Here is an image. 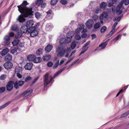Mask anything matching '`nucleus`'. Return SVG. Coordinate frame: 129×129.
Wrapping results in <instances>:
<instances>
[{
	"mask_svg": "<svg viewBox=\"0 0 129 129\" xmlns=\"http://www.w3.org/2000/svg\"><path fill=\"white\" fill-rule=\"evenodd\" d=\"M28 4L26 1H24L21 5L17 6L18 11L20 13L23 14V16L25 17H30L33 15V7H27L26 6Z\"/></svg>",
	"mask_w": 129,
	"mask_h": 129,
	"instance_id": "1",
	"label": "nucleus"
},
{
	"mask_svg": "<svg viewBox=\"0 0 129 129\" xmlns=\"http://www.w3.org/2000/svg\"><path fill=\"white\" fill-rule=\"evenodd\" d=\"M71 51V50L70 47L68 48L65 49L64 50H61L58 52L57 54V56H60L63 55L65 53H66L67 54L65 55L66 57H67L69 55V54Z\"/></svg>",
	"mask_w": 129,
	"mask_h": 129,
	"instance_id": "2",
	"label": "nucleus"
},
{
	"mask_svg": "<svg viewBox=\"0 0 129 129\" xmlns=\"http://www.w3.org/2000/svg\"><path fill=\"white\" fill-rule=\"evenodd\" d=\"M53 78L51 76H49L48 73H46L44 76V85H47L52 80Z\"/></svg>",
	"mask_w": 129,
	"mask_h": 129,
	"instance_id": "3",
	"label": "nucleus"
},
{
	"mask_svg": "<svg viewBox=\"0 0 129 129\" xmlns=\"http://www.w3.org/2000/svg\"><path fill=\"white\" fill-rule=\"evenodd\" d=\"M33 91V90L31 89L27 90L22 93L20 96H23L24 98H26Z\"/></svg>",
	"mask_w": 129,
	"mask_h": 129,
	"instance_id": "4",
	"label": "nucleus"
},
{
	"mask_svg": "<svg viewBox=\"0 0 129 129\" xmlns=\"http://www.w3.org/2000/svg\"><path fill=\"white\" fill-rule=\"evenodd\" d=\"M14 82L13 81H10L9 82L6 86L7 90L8 91L11 90L13 88V85L14 84Z\"/></svg>",
	"mask_w": 129,
	"mask_h": 129,
	"instance_id": "5",
	"label": "nucleus"
},
{
	"mask_svg": "<svg viewBox=\"0 0 129 129\" xmlns=\"http://www.w3.org/2000/svg\"><path fill=\"white\" fill-rule=\"evenodd\" d=\"M122 1H121L117 7L116 12L118 14H120L122 13V11L121 10H120V9L122 6Z\"/></svg>",
	"mask_w": 129,
	"mask_h": 129,
	"instance_id": "6",
	"label": "nucleus"
},
{
	"mask_svg": "<svg viewBox=\"0 0 129 129\" xmlns=\"http://www.w3.org/2000/svg\"><path fill=\"white\" fill-rule=\"evenodd\" d=\"M107 43L106 42H104L100 44L98 47H97L95 49V50H101L105 48L106 46L107 45Z\"/></svg>",
	"mask_w": 129,
	"mask_h": 129,
	"instance_id": "7",
	"label": "nucleus"
},
{
	"mask_svg": "<svg viewBox=\"0 0 129 129\" xmlns=\"http://www.w3.org/2000/svg\"><path fill=\"white\" fill-rule=\"evenodd\" d=\"M4 66L5 68L9 69L12 67L13 65L12 63L11 62H7L4 64Z\"/></svg>",
	"mask_w": 129,
	"mask_h": 129,
	"instance_id": "8",
	"label": "nucleus"
},
{
	"mask_svg": "<svg viewBox=\"0 0 129 129\" xmlns=\"http://www.w3.org/2000/svg\"><path fill=\"white\" fill-rule=\"evenodd\" d=\"M75 34V33L73 31H71L69 32L67 34L66 37L67 38L68 40H70L71 41V39Z\"/></svg>",
	"mask_w": 129,
	"mask_h": 129,
	"instance_id": "9",
	"label": "nucleus"
},
{
	"mask_svg": "<svg viewBox=\"0 0 129 129\" xmlns=\"http://www.w3.org/2000/svg\"><path fill=\"white\" fill-rule=\"evenodd\" d=\"M93 23V20L89 19L85 23V25L86 26L90 28L92 27Z\"/></svg>",
	"mask_w": 129,
	"mask_h": 129,
	"instance_id": "10",
	"label": "nucleus"
},
{
	"mask_svg": "<svg viewBox=\"0 0 129 129\" xmlns=\"http://www.w3.org/2000/svg\"><path fill=\"white\" fill-rule=\"evenodd\" d=\"M60 44H63L65 43H68L71 42V40H67L65 38H60L59 40Z\"/></svg>",
	"mask_w": 129,
	"mask_h": 129,
	"instance_id": "11",
	"label": "nucleus"
},
{
	"mask_svg": "<svg viewBox=\"0 0 129 129\" xmlns=\"http://www.w3.org/2000/svg\"><path fill=\"white\" fill-rule=\"evenodd\" d=\"M33 66V64L31 62L27 63L24 66V68L26 70H30Z\"/></svg>",
	"mask_w": 129,
	"mask_h": 129,
	"instance_id": "12",
	"label": "nucleus"
},
{
	"mask_svg": "<svg viewBox=\"0 0 129 129\" xmlns=\"http://www.w3.org/2000/svg\"><path fill=\"white\" fill-rule=\"evenodd\" d=\"M53 47L52 45L49 44L45 48V50L46 53H48L52 50Z\"/></svg>",
	"mask_w": 129,
	"mask_h": 129,
	"instance_id": "13",
	"label": "nucleus"
},
{
	"mask_svg": "<svg viewBox=\"0 0 129 129\" xmlns=\"http://www.w3.org/2000/svg\"><path fill=\"white\" fill-rule=\"evenodd\" d=\"M17 20L20 22L23 23L25 22V19L23 15L20 14L17 18Z\"/></svg>",
	"mask_w": 129,
	"mask_h": 129,
	"instance_id": "14",
	"label": "nucleus"
},
{
	"mask_svg": "<svg viewBox=\"0 0 129 129\" xmlns=\"http://www.w3.org/2000/svg\"><path fill=\"white\" fill-rule=\"evenodd\" d=\"M28 27L26 25L22 26L20 29V31L22 34H24L27 31Z\"/></svg>",
	"mask_w": 129,
	"mask_h": 129,
	"instance_id": "15",
	"label": "nucleus"
},
{
	"mask_svg": "<svg viewBox=\"0 0 129 129\" xmlns=\"http://www.w3.org/2000/svg\"><path fill=\"white\" fill-rule=\"evenodd\" d=\"M51 56L48 54H46L44 55L42 57L43 60L45 61H48L50 59Z\"/></svg>",
	"mask_w": 129,
	"mask_h": 129,
	"instance_id": "16",
	"label": "nucleus"
},
{
	"mask_svg": "<svg viewBox=\"0 0 129 129\" xmlns=\"http://www.w3.org/2000/svg\"><path fill=\"white\" fill-rule=\"evenodd\" d=\"M53 27L52 24L51 23L47 24L46 25L45 29L46 31H49L51 30Z\"/></svg>",
	"mask_w": 129,
	"mask_h": 129,
	"instance_id": "17",
	"label": "nucleus"
},
{
	"mask_svg": "<svg viewBox=\"0 0 129 129\" xmlns=\"http://www.w3.org/2000/svg\"><path fill=\"white\" fill-rule=\"evenodd\" d=\"M42 60V58L40 57H35L34 60V62L35 63H38L41 62Z\"/></svg>",
	"mask_w": 129,
	"mask_h": 129,
	"instance_id": "18",
	"label": "nucleus"
},
{
	"mask_svg": "<svg viewBox=\"0 0 129 129\" xmlns=\"http://www.w3.org/2000/svg\"><path fill=\"white\" fill-rule=\"evenodd\" d=\"M35 57V56L34 55H28L27 57V60L29 61H34V60Z\"/></svg>",
	"mask_w": 129,
	"mask_h": 129,
	"instance_id": "19",
	"label": "nucleus"
},
{
	"mask_svg": "<svg viewBox=\"0 0 129 129\" xmlns=\"http://www.w3.org/2000/svg\"><path fill=\"white\" fill-rule=\"evenodd\" d=\"M26 25L27 27H31L33 26L34 24V21L32 20H29L27 21L26 22Z\"/></svg>",
	"mask_w": 129,
	"mask_h": 129,
	"instance_id": "20",
	"label": "nucleus"
},
{
	"mask_svg": "<svg viewBox=\"0 0 129 129\" xmlns=\"http://www.w3.org/2000/svg\"><path fill=\"white\" fill-rule=\"evenodd\" d=\"M108 16L107 13L106 12H104L103 14L100 16V20H103L104 18H106Z\"/></svg>",
	"mask_w": 129,
	"mask_h": 129,
	"instance_id": "21",
	"label": "nucleus"
},
{
	"mask_svg": "<svg viewBox=\"0 0 129 129\" xmlns=\"http://www.w3.org/2000/svg\"><path fill=\"white\" fill-rule=\"evenodd\" d=\"M9 51V50L8 48H6L2 50L1 53V55L3 56H4Z\"/></svg>",
	"mask_w": 129,
	"mask_h": 129,
	"instance_id": "22",
	"label": "nucleus"
},
{
	"mask_svg": "<svg viewBox=\"0 0 129 129\" xmlns=\"http://www.w3.org/2000/svg\"><path fill=\"white\" fill-rule=\"evenodd\" d=\"M12 55L8 54L5 57L4 59L6 61H11L12 59Z\"/></svg>",
	"mask_w": 129,
	"mask_h": 129,
	"instance_id": "23",
	"label": "nucleus"
},
{
	"mask_svg": "<svg viewBox=\"0 0 129 129\" xmlns=\"http://www.w3.org/2000/svg\"><path fill=\"white\" fill-rule=\"evenodd\" d=\"M43 52V48H40L37 49L36 51V53L37 55L39 56L42 54Z\"/></svg>",
	"mask_w": 129,
	"mask_h": 129,
	"instance_id": "24",
	"label": "nucleus"
},
{
	"mask_svg": "<svg viewBox=\"0 0 129 129\" xmlns=\"http://www.w3.org/2000/svg\"><path fill=\"white\" fill-rule=\"evenodd\" d=\"M19 42V40L18 39H15L12 42V44L13 46H16L18 44Z\"/></svg>",
	"mask_w": 129,
	"mask_h": 129,
	"instance_id": "25",
	"label": "nucleus"
},
{
	"mask_svg": "<svg viewBox=\"0 0 129 129\" xmlns=\"http://www.w3.org/2000/svg\"><path fill=\"white\" fill-rule=\"evenodd\" d=\"M36 29V28L34 26H31L28 29L27 31L30 34L31 32L33 31L34 30Z\"/></svg>",
	"mask_w": 129,
	"mask_h": 129,
	"instance_id": "26",
	"label": "nucleus"
},
{
	"mask_svg": "<svg viewBox=\"0 0 129 129\" xmlns=\"http://www.w3.org/2000/svg\"><path fill=\"white\" fill-rule=\"evenodd\" d=\"M38 34V31L36 29L33 31L31 32V33L30 34V35L31 37H34L36 36Z\"/></svg>",
	"mask_w": 129,
	"mask_h": 129,
	"instance_id": "27",
	"label": "nucleus"
},
{
	"mask_svg": "<svg viewBox=\"0 0 129 129\" xmlns=\"http://www.w3.org/2000/svg\"><path fill=\"white\" fill-rule=\"evenodd\" d=\"M88 47H86L83 46L82 48V51L81 52L80 54L79 55H80L84 53L88 50Z\"/></svg>",
	"mask_w": 129,
	"mask_h": 129,
	"instance_id": "28",
	"label": "nucleus"
},
{
	"mask_svg": "<svg viewBox=\"0 0 129 129\" xmlns=\"http://www.w3.org/2000/svg\"><path fill=\"white\" fill-rule=\"evenodd\" d=\"M107 6V3L105 2H102L100 5V7L101 8L105 9L106 8Z\"/></svg>",
	"mask_w": 129,
	"mask_h": 129,
	"instance_id": "29",
	"label": "nucleus"
},
{
	"mask_svg": "<svg viewBox=\"0 0 129 129\" xmlns=\"http://www.w3.org/2000/svg\"><path fill=\"white\" fill-rule=\"evenodd\" d=\"M94 12L95 13H98L101 12V10L100 8L99 7H97L94 9Z\"/></svg>",
	"mask_w": 129,
	"mask_h": 129,
	"instance_id": "30",
	"label": "nucleus"
},
{
	"mask_svg": "<svg viewBox=\"0 0 129 129\" xmlns=\"http://www.w3.org/2000/svg\"><path fill=\"white\" fill-rule=\"evenodd\" d=\"M10 102H11L10 101H9L3 105L0 106V110L2 109L5 108V107L7 106L10 103Z\"/></svg>",
	"mask_w": 129,
	"mask_h": 129,
	"instance_id": "31",
	"label": "nucleus"
},
{
	"mask_svg": "<svg viewBox=\"0 0 129 129\" xmlns=\"http://www.w3.org/2000/svg\"><path fill=\"white\" fill-rule=\"evenodd\" d=\"M22 70V68L18 66L16 67L15 69V72L16 73H18V72H20Z\"/></svg>",
	"mask_w": 129,
	"mask_h": 129,
	"instance_id": "32",
	"label": "nucleus"
},
{
	"mask_svg": "<svg viewBox=\"0 0 129 129\" xmlns=\"http://www.w3.org/2000/svg\"><path fill=\"white\" fill-rule=\"evenodd\" d=\"M58 0H51L50 3L51 5L52 6H54L55 5L57 2Z\"/></svg>",
	"mask_w": 129,
	"mask_h": 129,
	"instance_id": "33",
	"label": "nucleus"
},
{
	"mask_svg": "<svg viewBox=\"0 0 129 129\" xmlns=\"http://www.w3.org/2000/svg\"><path fill=\"white\" fill-rule=\"evenodd\" d=\"M12 30L14 31H16L18 30V28L17 25L14 24L11 27Z\"/></svg>",
	"mask_w": 129,
	"mask_h": 129,
	"instance_id": "34",
	"label": "nucleus"
},
{
	"mask_svg": "<svg viewBox=\"0 0 129 129\" xmlns=\"http://www.w3.org/2000/svg\"><path fill=\"white\" fill-rule=\"evenodd\" d=\"M36 17L38 19L40 18L41 16V14L39 12H36L35 14Z\"/></svg>",
	"mask_w": 129,
	"mask_h": 129,
	"instance_id": "35",
	"label": "nucleus"
},
{
	"mask_svg": "<svg viewBox=\"0 0 129 129\" xmlns=\"http://www.w3.org/2000/svg\"><path fill=\"white\" fill-rule=\"evenodd\" d=\"M22 33L21 32L17 33L15 35V37L16 38H19L22 36Z\"/></svg>",
	"mask_w": 129,
	"mask_h": 129,
	"instance_id": "36",
	"label": "nucleus"
},
{
	"mask_svg": "<svg viewBox=\"0 0 129 129\" xmlns=\"http://www.w3.org/2000/svg\"><path fill=\"white\" fill-rule=\"evenodd\" d=\"M100 22H98L95 24L94 28L95 29H97L100 27Z\"/></svg>",
	"mask_w": 129,
	"mask_h": 129,
	"instance_id": "37",
	"label": "nucleus"
},
{
	"mask_svg": "<svg viewBox=\"0 0 129 129\" xmlns=\"http://www.w3.org/2000/svg\"><path fill=\"white\" fill-rule=\"evenodd\" d=\"M106 29V27L105 26H104L101 29L100 31L101 33H103L105 31Z\"/></svg>",
	"mask_w": 129,
	"mask_h": 129,
	"instance_id": "38",
	"label": "nucleus"
},
{
	"mask_svg": "<svg viewBox=\"0 0 129 129\" xmlns=\"http://www.w3.org/2000/svg\"><path fill=\"white\" fill-rule=\"evenodd\" d=\"M121 1H122V5L123 3L125 5H127L129 4V0H122Z\"/></svg>",
	"mask_w": 129,
	"mask_h": 129,
	"instance_id": "39",
	"label": "nucleus"
},
{
	"mask_svg": "<svg viewBox=\"0 0 129 129\" xmlns=\"http://www.w3.org/2000/svg\"><path fill=\"white\" fill-rule=\"evenodd\" d=\"M76 46V43L75 41L73 42L71 44V48L72 49H74Z\"/></svg>",
	"mask_w": 129,
	"mask_h": 129,
	"instance_id": "40",
	"label": "nucleus"
},
{
	"mask_svg": "<svg viewBox=\"0 0 129 129\" xmlns=\"http://www.w3.org/2000/svg\"><path fill=\"white\" fill-rule=\"evenodd\" d=\"M14 87L16 89H18L19 87V85L18 83L17 82H15V83H14Z\"/></svg>",
	"mask_w": 129,
	"mask_h": 129,
	"instance_id": "41",
	"label": "nucleus"
},
{
	"mask_svg": "<svg viewBox=\"0 0 129 129\" xmlns=\"http://www.w3.org/2000/svg\"><path fill=\"white\" fill-rule=\"evenodd\" d=\"M59 60L57 61L55 63L53 67V69H55L58 66L59 64Z\"/></svg>",
	"mask_w": 129,
	"mask_h": 129,
	"instance_id": "42",
	"label": "nucleus"
},
{
	"mask_svg": "<svg viewBox=\"0 0 129 129\" xmlns=\"http://www.w3.org/2000/svg\"><path fill=\"white\" fill-rule=\"evenodd\" d=\"M121 19H120V18L119 17V16H115L113 19V20L114 22H115L116 21H119Z\"/></svg>",
	"mask_w": 129,
	"mask_h": 129,
	"instance_id": "43",
	"label": "nucleus"
},
{
	"mask_svg": "<svg viewBox=\"0 0 129 129\" xmlns=\"http://www.w3.org/2000/svg\"><path fill=\"white\" fill-rule=\"evenodd\" d=\"M121 36V35L120 34H119L114 39H113L112 40V41H114L115 42L116 41L118 40L119 39V37Z\"/></svg>",
	"mask_w": 129,
	"mask_h": 129,
	"instance_id": "44",
	"label": "nucleus"
},
{
	"mask_svg": "<svg viewBox=\"0 0 129 129\" xmlns=\"http://www.w3.org/2000/svg\"><path fill=\"white\" fill-rule=\"evenodd\" d=\"M43 1V0H38L36 2V4L39 6Z\"/></svg>",
	"mask_w": 129,
	"mask_h": 129,
	"instance_id": "45",
	"label": "nucleus"
},
{
	"mask_svg": "<svg viewBox=\"0 0 129 129\" xmlns=\"http://www.w3.org/2000/svg\"><path fill=\"white\" fill-rule=\"evenodd\" d=\"M60 2L62 4L65 5L67 3L68 1L67 0H61Z\"/></svg>",
	"mask_w": 129,
	"mask_h": 129,
	"instance_id": "46",
	"label": "nucleus"
},
{
	"mask_svg": "<svg viewBox=\"0 0 129 129\" xmlns=\"http://www.w3.org/2000/svg\"><path fill=\"white\" fill-rule=\"evenodd\" d=\"M18 85L20 86H22L24 83V82L23 81H19L18 82Z\"/></svg>",
	"mask_w": 129,
	"mask_h": 129,
	"instance_id": "47",
	"label": "nucleus"
},
{
	"mask_svg": "<svg viewBox=\"0 0 129 129\" xmlns=\"http://www.w3.org/2000/svg\"><path fill=\"white\" fill-rule=\"evenodd\" d=\"M53 64V63L51 61H49L48 62L47 64V66L49 67H51Z\"/></svg>",
	"mask_w": 129,
	"mask_h": 129,
	"instance_id": "48",
	"label": "nucleus"
},
{
	"mask_svg": "<svg viewBox=\"0 0 129 129\" xmlns=\"http://www.w3.org/2000/svg\"><path fill=\"white\" fill-rule=\"evenodd\" d=\"M75 37V39L77 40H79L81 38V36L79 35H76Z\"/></svg>",
	"mask_w": 129,
	"mask_h": 129,
	"instance_id": "49",
	"label": "nucleus"
},
{
	"mask_svg": "<svg viewBox=\"0 0 129 129\" xmlns=\"http://www.w3.org/2000/svg\"><path fill=\"white\" fill-rule=\"evenodd\" d=\"M31 79V78L29 76L27 77L25 79V81L27 82Z\"/></svg>",
	"mask_w": 129,
	"mask_h": 129,
	"instance_id": "50",
	"label": "nucleus"
},
{
	"mask_svg": "<svg viewBox=\"0 0 129 129\" xmlns=\"http://www.w3.org/2000/svg\"><path fill=\"white\" fill-rule=\"evenodd\" d=\"M5 87H0V93L3 92L5 90Z\"/></svg>",
	"mask_w": 129,
	"mask_h": 129,
	"instance_id": "51",
	"label": "nucleus"
},
{
	"mask_svg": "<svg viewBox=\"0 0 129 129\" xmlns=\"http://www.w3.org/2000/svg\"><path fill=\"white\" fill-rule=\"evenodd\" d=\"M60 73V72L58 71L53 76H51L52 78H53V79H54L56 77L58 76Z\"/></svg>",
	"mask_w": 129,
	"mask_h": 129,
	"instance_id": "52",
	"label": "nucleus"
},
{
	"mask_svg": "<svg viewBox=\"0 0 129 129\" xmlns=\"http://www.w3.org/2000/svg\"><path fill=\"white\" fill-rule=\"evenodd\" d=\"M60 73V72L58 71L53 76H51L52 78H53V79H54L56 77L58 76Z\"/></svg>",
	"mask_w": 129,
	"mask_h": 129,
	"instance_id": "53",
	"label": "nucleus"
},
{
	"mask_svg": "<svg viewBox=\"0 0 129 129\" xmlns=\"http://www.w3.org/2000/svg\"><path fill=\"white\" fill-rule=\"evenodd\" d=\"M39 78V77H36L32 82V85L34 84Z\"/></svg>",
	"mask_w": 129,
	"mask_h": 129,
	"instance_id": "54",
	"label": "nucleus"
},
{
	"mask_svg": "<svg viewBox=\"0 0 129 129\" xmlns=\"http://www.w3.org/2000/svg\"><path fill=\"white\" fill-rule=\"evenodd\" d=\"M17 49L16 48H14V49H12L11 51V53L14 54L17 52Z\"/></svg>",
	"mask_w": 129,
	"mask_h": 129,
	"instance_id": "55",
	"label": "nucleus"
},
{
	"mask_svg": "<svg viewBox=\"0 0 129 129\" xmlns=\"http://www.w3.org/2000/svg\"><path fill=\"white\" fill-rule=\"evenodd\" d=\"M10 37L8 35L6 36L4 38L5 40H10Z\"/></svg>",
	"mask_w": 129,
	"mask_h": 129,
	"instance_id": "56",
	"label": "nucleus"
},
{
	"mask_svg": "<svg viewBox=\"0 0 129 129\" xmlns=\"http://www.w3.org/2000/svg\"><path fill=\"white\" fill-rule=\"evenodd\" d=\"M63 50V49L61 46L58 47L57 49L56 52H59L60 50L61 51Z\"/></svg>",
	"mask_w": 129,
	"mask_h": 129,
	"instance_id": "57",
	"label": "nucleus"
},
{
	"mask_svg": "<svg viewBox=\"0 0 129 129\" xmlns=\"http://www.w3.org/2000/svg\"><path fill=\"white\" fill-rule=\"evenodd\" d=\"M24 42H20L19 44V46L21 47H23L24 46Z\"/></svg>",
	"mask_w": 129,
	"mask_h": 129,
	"instance_id": "58",
	"label": "nucleus"
},
{
	"mask_svg": "<svg viewBox=\"0 0 129 129\" xmlns=\"http://www.w3.org/2000/svg\"><path fill=\"white\" fill-rule=\"evenodd\" d=\"M10 43V40H5L4 41L5 45H8Z\"/></svg>",
	"mask_w": 129,
	"mask_h": 129,
	"instance_id": "59",
	"label": "nucleus"
},
{
	"mask_svg": "<svg viewBox=\"0 0 129 129\" xmlns=\"http://www.w3.org/2000/svg\"><path fill=\"white\" fill-rule=\"evenodd\" d=\"M129 113L127 112H126L123 114H122L121 116V117H125L127 116L128 114Z\"/></svg>",
	"mask_w": 129,
	"mask_h": 129,
	"instance_id": "60",
	"label": "nucleus"
},
{
	"mask_svg": "<svg viewBox=\"0 0 129 129\" xmlns=\"http://www.w3.org/2000/svg\"><path fill=\"white\" fill-rule=\"evenodd\" d=\"M79 28H80V30H81L83 29L84 27V25L83 24H81L79 25Z\"/></svg>",
	"mask_w": 129,
	"mask_h": 129,
	"instance_id": "61",
	"label": "nucleus"
},
{
	"mask_svg": "<svg viewBox=\"0 0 129 129\" xmlns=\"http://www.w3.org/2000/svg\"><path fill=\"white\" fill-rule=\"evenodd\" d=\"M5 78V75H2L0 76V79L1 80H3Z\"/></svg>",
	"mask_w": 129,
	"mask_h": 129,
	"instance_id": "62",
	"label": "nucleus"
},
{
	"mask_svg": "<svg viewBox=\"0 0 129 129\" xmlns=\"http://www.w3.org/2000/svg\"><path fill=\"white\" fill-rule=\"evenodd\" d=\"M87 36V34L86 33L83 34L81 35V37L83 38H84L86 37Z\"/></svg>",
	"mask_w": 129,
	"mask_h": 129,
	"instance_id": "63",
	"label": "nucleus"
},
{
	"mask_svg": "<svg viewBox=\"0 0 129 129\" xmlns=\"http://www.w3.org/2000/svg\"><path fill=\"white\" fill-rule=\"evenodd\" d=\"M113 4L114 3L113 2L109 3L108 5V6L109 7H111L113 5Z\"/></svg>",
	"mask_w": 129,
	"mask_h": 129,
	"instance_id": "64",
	"label": "nucleus"
}]
</instances>
